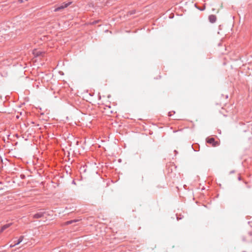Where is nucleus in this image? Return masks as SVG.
I'll return each mask as SVG.
<instances>
[{
	"instance_id": "obj_7",
	"label": "nucleus",
	"mask_w": 252,
	"mask_h": 252,
	"mask_svg": "<svg viewBox=\"0 0 252 252\" xmlns=\"http://www.w3.org/2000/svg\"><path fill=\"white\" fill-rule=\"evenodd\" d=\"M76 221V220H70V221H68L67 222H65V224L66 225H68V224H71L73 222H75Z\"/></svg>"
},
{
	"instance_id": "obj_6",
	"label": "nucleus",
	"mask_w": 252,
	"mask_h": 252,
	"mask_svg": "<svg viewBox=\"0 0 252 252\" xmlns=\"http://www.w3.org/2000/svg\"><path fill=\"white\" fill-rule=\"evenodd\" d=\"M11 224H6L5 225H4L2 227H1V231H3L4 229L7 228L8 227H9L10 226Z\"/></svg>"
},
{
	"instance_id": "obj_2",
	"label": "nucleus",
	"mask_w": 252,
	"mask_h": 252,
	"mask_svg": "<svg viewBox=\"0 0 252 252\" xmlns=\"http://www.w3.org/2000/svg\"><path fill=\"white\" fill-rule=\"evenodd\" d=\"M206 142L208 143L211 144L212 145L213 147H216L220 145V142L218 141H216L214 138H207L206 139Z\"/></svg>"
},
{
	"instance_id": "obj_9",
	"label": "nucleus",
	"mask_w": 252,
	"mask_h": 252,
	"mask_svg": "<svg viewBox=\"0 0 252 252\" xmlns=\"http://www.w3.org/2000/svg\"><path fill=\"white\" fill-rule=\"evenodd\" d=\"M205 8V6H204V7H202V9L201 10H204Z\"/></svg>"
},
{
	"instance_id": "obj_1",
	"label": "nucleus",
	"mask_w": 252,
	"mask_h": 252,
	"mask_svg": "<svg viewBox=\"0 0 252 252\" xmlns=\"http://www.w3.org/2000/svg\"><path fill=\"white\" fill-rule=\"evenodd\" d=\"M71 3V2H69L68 3H62L60 6L57 7L54 10L55 12H57L59 11H61L64 9L65 8L68 6L69 5H70Z\"/></svg>"
},
{
	"instance_id": "obj_5",
	"label": "nucleus",
	"mask_w": 252,
	"mask_h": 252,
	"mask_svg": "<svg viewBox=\"0 0 252 252\" xmlns=\"http://www.w3.org/2000/svg\"><path fill=\"white\" fill-rule=\"evenodd\" d=\"M23 238H24L23 236H21L19 238V239H18V242L17 243H16L14 245H11L10 247H13L15 246V245H18L19 244H20L22 241Z\"/></svg>"
},
{
	"instance_id": "obj_8",
	"label": "nucleus",
	"mask_w": 252,
	"mask_h": 252,
	"mask_svg": "<svg viewBox=\"0 0 252 252\" xmlns=\"http://www.w3.org/2000/svg\"><path fill=\"white\" fill-rule=\"evenodd\" d=\"M205 8V6H204V7H202V9L201 10H204Z\"/></svg>"
},
{
	"instance_id": "obj_4",
	"label": "nucleus",
	"mask_w": 252,
	"mask_h": 252,
	"mask_svg": "<svg viewBox=\"0 0 252 252\" xmlns=\"http://www.w3.org/2000/svg\"><path fill=\"white\" fill-rule=\"evenodd\" d=\"M209 20L211 23H214L216 21V17L215 15H210Z\"/></svg>"
},
{
	"instance_id": "obj_3",
	"label": "nucleus",
	"mask_w": 252,
	"mask_h": 252,
	"mask_svg": "<svg viewBox=\"0 0 252 252\" xmlns=\"http://www.w3.org/2000/svg\"><path fill=\"white\" fill-rule=\"evenodd\" d=\"M44 214L45 212H38L33 216V218L34 219H39L42 218L44 216Z\"/></svg>"
}]
</instances>
